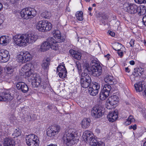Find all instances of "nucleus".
Here are the masks:
<instances>
[{"instance_id":"23","label":"nucleus","mask_w":146,"mask_h":146,"mask_svg":"<svg viewBox=\"0 0 146 146\" xmlns=\"http://www.w3.org/2000/svg\"><path fill=\"white\" fill-rule=\"evenodd\" d=\"M107 100L108 102L111 103V104L114 105L115 106L116 105L119 101V99L117 96L114 95L109 97Z\"/></svg>"},{"instance_id":"31","label":"nucleus","mask_w":146,"mask_h":146,"mask_svg":"<svg viewBox=\"0 0 146 146\" xmlns=\"http://www.w3.org/2000/svg\"><path fill=\"white\" fill-rule=\"evenodd\" d=\"M113 49L116 51L123 50L124 47L121 44L119 43H115L113 47Z\"/></svg>"},{"instance_id":"63","label":"nucleus","mask_w":146,"mask_h":146,"mask_svg":"<svg viewBox=\"0 0 146 146\" xmlns=\"http://www.w3.org/2000/svg\"><path fill=\"white\" fill-rule=\"evenodd\" d=\"M3 8V5L1 3H0V9H2Z\"/></svg>"},{"instance_id":"40","label":"nucleus","mask_w":146,"mask_h":146,"mask_svg":"<svg viewBox=\"0 0 146 146\" xmlns=\"http://www.w3.org/2000/svg\"><path fill=\"white\" fill-rule=\"evenodd\" d=\"M91 146H105V145L103 143L98 142L97 141L96 142L92 144Z\"/></svg>"},{"instance_id":"14","label":"nucleus","mask_w":146,"mask_h":146,"mask_svg":"<svg viewBox=\"0 0 146 146\" xmlns=\"http://www.w3.org/2000/svg\"><path fill=\"white\" fill-rule=\"evenodd\" d=\"M60 130V126L58 125L52 126L48 129L47 135L53 138L59 132Z\"/></svg>"},{"instance_id":"29","label":"nucleus","mask_w":146,"mask_h":146,"mask_svg":"<svg viewBox=\"0 0 146 146\" xmlns=\"http://www.w3.org/2000/svg\"><path fill=\"white\" fill-rule=\"evenodd\" d=\"M43 25L44 31H47L50 30L52 28L51 24L47 21H43Z\"/></svg>"},{"instance_id":"28","label":"nucleus","mask_w":146,"mask_h":146,"mask_svg":"<svg viewBox=\"0 0 146 146\" xmlns=\"http://www.w3.org/2000/svg\"><path fill=\"white\" fill-rule=\"evenodd\" d=\"M105 82L110 85H113L114 83V80L113 77L111 75L106 76L104 79Z\"/></svg>"},{"instance_id":"13","label":"nucleus","mask_w":146,"mask_h":146,"mask_svg":"<svg viewBox=\"0 0 146 146\" xmlns=\"http://www.w3.org/2000/svg\"><path fill=\"white\" fill-rule=\"evenodd\" d=\"M111 89L110 85H105L100 93V98L101 100H105L109 95Z\"/></svg>"},{"instance_id":"51","label":"nucleus","mask_w":146,"mask_h":146,"mask_svg":"<svg viewBox=\"0 0 146 146\" xmlns=\"http://www.w3.org/2000/svg\"><path fill=\"white\" fill-rule=\"evenodd\" d=\"M37 6L36 5H31L29 7L30 9H35V8H37V7H37Z\"/></svg>"},{"instance_id":"53","label":"nucleus","mask_w":146,"mask_h":146,"mask_svg":"<svg viewBox=\"0 0 146 146\" xmlns=\"http://www.w3.org/2000/svg\"><path fill=\"white\" fill-rule=\"evenodd\" d=\"M109 34L112 36H115V33L113 32L110 31L109 32Z\"/></svg>"},{"instance_id":"49","label":"nucleus","mask_w":146,"mask_h":146,"mask_svg":"<svg viewBox=\"0 0 146 146\" xmlns=\"http://www.w3.org/2000/svg\"><path fill=\"white\" fill-rule=\"evenodd\" d=\"M131 123L130 121H129L127 119V121H125L124 123V124L125 125H129Z\"/></svg>"},{"instance_id":"47","label":"nucleus","mask_w":146,"mask_h":146,"mask_svg":"<svg viewBox=\"0 0 146 146\" xmlns=\"http://www.w3.org/2000/svg\"><path fill=\"white\" fill-rule=\"evenodd\" d=\"M134 42L135 40H131L129 42V44L130 45V46L132 47H133L134 46Z\"/></svg>"},{"instance_id":"20","label":"nucleus","mask_w":146,"mask_h":146,"mask_svg":"<svg viewBox=\"0 0 146 146\" xmlns=\"http://www.w3.org/2000/svg\"><path fill=\"white\" fill-rule=\"evenodd\" d=\"M46 41L43 42L40 46V50L41 52H45L49 49L50 48L52 49H54V46H51L47 43Z\"/></svg>"},{"instance_id":"60","label":"nucleus","mask_w":146,"mask_h":146,"mask_svg":"<svg viewBox=\"0 0 146 146\" xmlns=\"http://www.w3.org/2000/svg\"><path fill=\"white\" fill-rule=\"evenodd\" d=\"M143 94L146 96V87L144 90Z\"/></svg>"},{"instance_id":"50","label":"nucleus","mask_w":146,"mask_h":146,"mask_svg":"<svg viewBox=\"0 0 146 146\" xmlns=\"http://www.w3.org/2000/svg\"><path fill=\"white\" fill-rule=\"evenodd\" d=\"M15 119V117L13 115H11L10 117V119L11 121H13Z\"/></svg>"},{"instance_id":"5","label":"nucleus","mask_w":146,"mask_h":146,"mask_svg":"<svg viewBox=\"0 0 146 146\" xmlns=\"http://www.w3.org/2000/svg\"><path fill=\"white\" fill-rule=\"evenodd\" d=\"M26 143L28 146H39V141L38 137L33 134L26 136Z\"/></svg>"},{"instance_id":"32","label":"nucleus","mask_w":146,"mask_h":146,"mask_svg":"<svg viewBox=\"0 0 146 146\" xmlns=\"http://www.w3.org/2000/svg\"><path fill=\"white\" fill-rule=\"evenodd\" d=\"M41 15L43 18L48 19L51 16V13L50 11L45 10H42Z\"/></svg>"},{"instance_id":"8","label":"nucleus","mask_w":146,"mask_h":146,"mask_svg":"<svg viewBox=\"0 0 146 146\" xmlns=\"http://www.w3.org/2000/svg\"><path fill=\"white\" fill-rule=\"evenodd\" d=\"M28 79L31 80L32 84L34 87H37L39 86L41 82L40 76L36 73L31 74L29 76Z\"/></svg>"},{"instance_id":"38","label":"nucleus","mask_w":146,"mask_h":146,"mask_svg":"<svg viewBox=\"0 0 146 146\" xmlns=\"http://www.w3.org/2000/svg\"><path fill=\"white\" fill-rule=\"evenodd\" d=\"M144 71V69L141 67L134 69L135 72H137L141 75L143 73Z\"/></svg>"},{"instance_id":"44","label":"nucleus","mask_w":146,"mask_h":146,"mask_svg":"<svg viewBox=\"0 0 146 146\" xmlns=\"http://www.w3.org/2000/svg\"><path fill=\"white\" fill-rule=\"evenodd\" d=\"M10 2L14 6L15 5H17L19 2L18 0H10Z\"/></svg>"},{"instance_id":"6","label":"nucleus","mask_w":146,"mask_h":146,"mask_svg":"<svg viewBox=\"0 0 146 146\" xmlns=\"http://www.w3.org/2000/svg\"><path fill=\"white\" fill-rule=\"evenodd\" d=\"M104 109L103 107L95 106L92 108L91 115L95 118H100L104 115Z\"/></svg>"},{"instance_id":"26","label":"nucleus","mask_w":146,"mask_h":146,"mask_svg":"<svg viewBox=\"0 0 146 146\" xmlns=\"http://www.w3.org/2000/svg\"><path fill=\"white\" fill-rule=\"evenodd\" d=\"M124 9H137V6L134 4H131L129 3H125L123 5Z\"/></svg>"},{"instance_id":"64","label":"nucleus","mask_w":146,"mask_h":146,"mask_svg":"<svg viewBox=\"0 0 146 146\" xmlns=\"http://www.w3.org/2000/svg\"><path fill=\"white\" fill-rule=\"evenodd\" d=\"M132 126H133V125H131V126H129V129H132V127H133Z\"/></svg>"},{"instance_id":"54","label":"nucleus","mask_w":146,"mask_h":146,"mask_svg":"<svg viewBox=\"0 0 146 146\" xmlns=\"http://www.w3.org/2000/svg\"><path fill=\"white\" fill-rule=\"evenodd\" d=\"M56 16L58 17H60L62 15V13H60V12H58V13L56 14Z\"/></svg>"},{"instance_id":"39","label":"nucleus","mask_w":146,"mask_h":146,"mask_svg":"<svg viewBox=\"0 0 146 146\" xmlns=\"http://www.w3.org/2000/svg\"><path fill=\"white\" fill-rule=\"evenodd\" d=\"M111 103L108 102V100L107 101L106 104V108L108 109H112L115 108V106L114 105L111 104Z\"/></svg>"},{"instance_id":"52","label":"nucleus","mask_w":146,"mask_h":146,"mask_svg":"<svg viewBox=\"0 0 146 146\" xmlns=\"http://www.w3.org/2000/svg\"><path fill=\"white\" fill-rule=\"evenodd\" d=\"M133 75L135 76H139V74L138 73V72H135V71H134V72L133 73Z\"/></svg>"},{"instance_id":"19","label":"nucleus","mask_w":146,"mask_h":146,"mask_svg":"<svg viewBox=\"0 0 146 146\" xmlns=\"http://www.w3.org/2000/svg\"><path fill=\"white\" fill-rule=\"evenodd\" d=\"M118 117V113L117 111H114L110 112L108 115L107 117L108 120L112 122L115 121Z\"/></svg>"},{"instance_id":"35","label":"nucleus","mask_w":146,"mask_h":146,"mask_svg":"<svg viewBox=\"0 0 146 146\" xmlns=\"http://www.w3.org/2000/svg\"><path fill=\"white\" fill-rule=\"evenodd\" d=\"M83 13L81 11H77L76 14V16L77 19L80 21L83 20Z\"/></svg>"},{"instance_id":"25","label":"nucleus","mask_w":146,"mask_h":146,"mask_svg":"<svg viewBox=\"0 0 146 146\" xmlns=\"http://www.w3.org/2000/svg\"><path fill=\"white\" fill-rule=\"evenodd\" d=\"M91 120L89 118H85L83 119L81 123L82 127L83 128H86L88 127L90 125Z\"/></svg>"},{"instance_id":"18","label":"nucleus","mask_w":146,"mask_h":146,"mask_svg":"<svg viewBox=\"0 0 146 146\" xmlns=\"http://www.w3.org/2000/svg\"><path fill=\"white\" fill-rule=\"evenodd\" d=\"M57 73L59 76L61 78H64L67 76V71L64 66L59 65L57 68Z\"/></svg>"},{"instance_id":"48","label":"nucleus","mask_w":146,"mask_h":146,"mask_svg":"<svg viewBox=\"0 0 146 146\" xmlns=\"http://www.w3.org/2000/svg\"><path fill=\"white\" fill-rule=\"evenodd\" d=\"M138 3L139 4H141L143 3H146V0H138L137 1Z\"/></svg>"},{"instance_id":"61","label":"nucleus","mask_w":146,"mask_h":146,"mask_svg":"<svg viewBox=\"0 0 146 146\" xmlns=\"http://www.w3.org/2000/svg\"><path fill=\"white\" fill-rule=\"evenodd\" d=\"M47 146H57L56 145L53 144H51L48 145Z\"/></svg>"},{"instance_id":"34","label":"nucleus","mask_w":146,"mask_h":146,"mask_svg":"<svg viewBox=\"0 0 146 146\" xmlns=\"http://www.w3.org/2000/svg\"><path fill=\"white\" fill-rule=\"evenodd\" d=\"M43 21H39L36 24V28L39 31H44Z\"/></svg>"},{"instance_id":"42","label":"nucleus","mask_w":146,"mask_h":146,"mask_svg":"<svg viewBox=\"0 0 146 146\" xmlns=\"http://www.w3.org/2000/svg\"><path fill=\"white\" fill-rule=\"evenodd\" d=\"M137 10H127V12L131 14H134L137 11Z\"/></svg>"},{"instance_id":"22","label":"nucleus","mask_w":146,"mask_h":146,"mask_svg":"<svg viewBox=\"0 0 146 146\" xmlns=\"http://www.w3.org/2000/svg\"><path fill=\"white\" fill-rule=\"evenodd\" d=\"M10 37L7 36H3L0 37V44L3 46L7 45L10 41Z\"/></svg>"},{"instance_id":"57","label":"nucleus","mask_w":146,"mask_h":146,"mask_svg":"<svg viewBox=\"0 0 146 146\" xmlns=\"http://www.w3.org/2000/svg\"><path fill=\"white\" fill-rule=\"evenodd\" d=\"M132 129H133V130H135L136 129V128H137V126H136V125L135 124L134 125H133V126H132Z\"/></svg>"},{"instance_id":"59","label":"nucleus","mask_w":146,"mask_h":146,"mask_svg":"<svg viewBox=\"0 0 146 146\" xmlns=\"http://www.w3.org/2000/svg\"><path fill=\"white\" fill-rule=\"evenodd\" d=\"M125 71L126 72H129V69L127 67L125 68Z\"/></svg>"},{"instance_id":"36","label":"nucleus","mask_w":146,"mask_h":146,"mask_svg":"<svg viewBox=\"0 0 146 146\" xmlns=\"http://www.w3.org/2000/svg\"><path fill=\"white\" fill-rule=\"evenodd\" d=\"M7 72L8 74H11L14 71V67L11 66H9L6 67Z\"/></svg>"},{"instance_id":"2","label":"nucleus","mask_w":146,"mask_h":146,"mask_svg":"<svg viewBox=\"0 0 146 146\" xmlns=\"http://www.w3.org/2000/svg\"><path fill=\"white\" fill-rule=\"evenodd\" d=\"M77 132L74 129H69L64 133L62 140L64 143L69 146L74 145L78 140Z\"/></svg>"},{"instance_id":"37","label":"nucleus","mask_w":146,"mask_h":146,"mask_svg":"<svg viewBox=\"0 0 146 146\" xmlns=\"http://www.w3.org/2000/svg\"><path fill=\"white\" fill-rule=\"evenodd\" d=\"M21 134V131L20 130L16 129L13 134L12 135L14 137H17L20 135Z\"/></svg>"},{"instance_id":"56","label":"nucleus","mask_w":146,"mask_h":146,"mask_svg":"<svg viewBox=\"0 0 146 146\" xmlns=\"http://www.w3.org/2000/svg\"><path fill=\"white\" fill-rule=\"evenodd\" d=\"M129 63L131 65H134L135 64V62L133 60H131L130 61Z\"/></svg>"},{"instance_id":"21","label":"nucleus","mask_w":146,"mask_h":146,"mask_svg":"<svg viewBox=\"0 0 146 146\" xmlns=\"http://www.w3.org/2000/svg\"><path fill=\"white\" fill-rule=\"evenodd\" d=\"M17 87L18 90H20L24 93H26L29 90L27 86L24 83L19 82L17 84Z\"/></svg>"},{"instance_id":"58","label":"nucleus","mask_w":146,"mask_h":146,"mask_svg":"<svg viewBox=\"0 0 146 146\" xmlns=\"http://www.w3.org/2000/svg\"><path fill=\"white\" fill-rule=\"evenodd\" d=\"M95 131L96 132L98 133H100V130L99 129H96Z\"/></svg>"},{"instance_id":"10","label":"nucleus","mask_w":146,"mask_h":146,"mask_svg":"<svg viewBox=\"0 0 146 146\" xmlns=\"http://www.w3.org/2000/svg\"><path fill=\"white\" fill-rule=\"evenodd\" d=\"M93 135L88 131L84 133L82 137L86 143H89L91 145L92 144L97 142V140L93 137Z\"/></svg>"},{"instance_id":"4","label":"nucleus","mask_w":146,"mask_h":146,"mask_svg":"<svg viewBox=\"0 0 146 146\" xmlns=\"http://www.w3.org/2000/svg\"><path fill=\"white\" fill-rule=\"evenodd\" d=\"M91 74L94 77H98L102 73V67L96 59L92 60L90 68Z\"/></svg>"},{"instance_id":"33","label":"nucleus","mask_w":146,"mask_h":146,"mask_svg":"<svg viewBox=\"0 0 146 146\" xmlns=\"http://www.w3.org/2000/svg\"><path fill=\"white\" fill-rule=\"evenodd\" d=\"M49 61L47 60H44L41 64L42 68L44 70H47L49 67Z\"/></svg>"},{"instance_id":"11","label":"nucleus","mask_w":146,"mask_h":146,"mask_svg":"<svg viewBox=\"0 0 146 146\" xmlns=\"http://www.w3.org/2000/svg\"><path fill=\"white\" fill-rule=\"evenodd\" d=\"M22 10L21 12V17L24 19H28L33 18L36 14V10Z\"/></svg>"},{"instance_id":"3","label":"nucleus","mask_w":146,"mask_h":146,"mask_svg":"<svg viewBox=\"0 0 146 146\" xmlns=\"http://www.w3.org/2000/svg\"><path fill=\"white\" fill-rule=\"evenodd\" d=\"M52 33L54 37L48 38L46 41L51 46H54V50H56L58 48L56 43L63 42L64 39L61 37L60 32L59 30H54L52 32Z\"/></svg>"},{"instance_id":"46","label":"nucleus","mask_w":146,"mask_h":146,"mask_svg":"<svg viewBox=\"0 0 146 146\" xmlns=\"http://www.w3.org/2000/svg\"><path fill=\"white\" fill-rule=\"evenodd\" d=\"M123 50H119V51H118V52H117V53L118 55L122 57L123 56Z\"/></svg>"},{"instance_id":"9","label":"nucleus","mask_w":146,"mask_h":146,"mask_svg":"<svg viewBox=\"0 0 146 146\" xmlns=\"http://www.w3.org/2000/svg\"><path fill=\"white\" fill-rule=\"evenodd\" d=\"M31 54L28 52H21L18 55V59L19 62L25 63L31 60Z\"/></svg>"},{"instance_id":"41","label":"nucleus","mask_w":146,"mask_h":146,"mask_svg":"<svg viewBox=\"0 0 146 146\" xmlns=\"http://www.w3.org/2000/svg\"><path fill=\"white\" fill-rule=\"evenodd\" d=\"M139 11L138 12V15L139 16L143 15L146 13V10H139Z\"/></svg>"},{"instance_id":"43","label":"nucleus","mask_w":146,"mask_h":146,"mask_svg":"<svg viewBox=\"0 0 146 146\" xmlns=\"http://www.w3.org/2000/svg\"><path fill=\"white\" fill-rule=\"evenodd\" d=\"M127 119L130 121L131 123L134 121L135 120L133 116L131 115H130Z\"/></svg>"},{"instance_id":"1","label":"nucleus","mask_w":146,"mask_h":146,"mask_svg":"<svg viewBox=\"0 0 146 146\" xmlns=\"http://www.w3.org/2000/svg\"><path fill=\"white\" fill-rule=\"evenodd\" d=\"M14 43L18 46H26L35 42L38 36L33 33L17 34L13 37Z\"/></svg>"},{"instance_id":"62","label":"nucleus","mask_w":146,"mask_h":146,"mask_svg":"<svg viewBox=\"0 0 146 146\" xmlns=\"http://www.w3.org/2000/svg\"><path fill=\"white\" fill-rule=\"evenodd\" d=\"M52 106L51 105H49L47 106V108L48 109L50 110Z\"/></svg>"},{"instance_id":"55","label":"nucleus","mask_w":146,"mask_h":146,"mask_svg":"<svg viewBox=\"0 0 146 146\" xmlns=\"http://www.w3.org/2000/svg\"><path fill=\"white\" fill-rule=\"evenodd\" d=\"M103 19H107L108 18V16L107 15H104L102 16Z\"/></svg>"},{"instance_id":"45","label":"nucleus","mask_w":146,"mask_h":146,"mask_svg":"<svg viewBox=\"0 0 146 146\" xmlns=\"http://www.w3.org/2000/svg\"><path fill=\"white\" fill-rule=\"evenodd\" d=\"M142 19L144 25L146 26V15L143 16Z\"/></svg>"},{"instance_id":"27","label":"nucleus","mask_w":146,"mask_h":146,"mask_svg":"<svg viewBox=\"0 0 146 146\" xmlns=\"http://www.w3.org/2000/svg\"><path fill=\"white\" fill-rule=\"evenodd\" d=\"M69 52L73 58L78 60L80 59L81 56L80 53L72 49L70 50Z\"/></svg>"},{"instance_id":"7","label":"nucleus","mask_w":146,"mask_h":146,"mask_svg":"<svg viewBox=\"0 0 146 146\" xmlns=\"http://www.w3.org/2000/svg\"><path fill=\"white\" fill-rule=\"evenodd\" d=\"M91 80L89 75L86 73H82L80 79V84L82 87L84 88H88L90 83Z\"/></svg>"},{"instance_id":"30","label":"nucleus","mask_w":146,"mask_h":146,"mask_svg":"<svg viewBox=\"0 0 146 146\" xmlns=\"http://www.w3.org/2000/svg\"><path fill=\"white\" fill-rule=\"evenodd\" d=\"M135 87L137 92H140L143 90L144 86L142 85V82H140L135 85Z\"/></svg>"},{"instance_id":"12","label":"nucleus","mask_w":146,"mask_h":146,"mask_svg":"<svg viewBox=\"0 0 146 146\" xmlns=\"http://www.w3.org/2000/svg\"><path fill=\"white\" fill-rule=\"evenodd\" d=\"M33 68V66L31 64H26L22 68L20 72V74L21 76L25 75L27 76L28 78L30 74H33L31 72Z\"/></svg>"},{"instance_id":"15","label":"nucleus","mask_w":146,"mask_h":146,"mask_svg":"<svg viewBox=\"0 0 146 146\" xmlns=\"http://www.w3.org/2000/svg\"><path fill=\"white\" fill-rule=\"evenodd\" d=\"M11 90H7L0 94V101H9L13 98V94H11Z\"/></svg>"},{"instance_id":"16","label":"nucleus","mask_w":146,"mask_h":146,"mask_svg":"<svg viewBox=\"0 0 146 146\" xmlns=\"http://www.w3.org/2000/svg\"><path fill=\"white\" fill-rule=\"evenodd\" d=\"M10 58V55L8 51L4 49L0 50V61L6 62L9 60Z\"/></svg>"},{"instance_id":"24","label":"nucleus","mask_w":146,"mask_h":146,"mask_svg":"<svg viewBox=\"0 0 146 146\" xmlns=\"http://www.w3.org/2000/svg\"><path fill=\"white\" fill-rule=\"evenodd\" d=\"M3 143L4 146H15V141L11 138H5Z\"/></svg>"},{"instance_id":"17","label":"nucleus","mask_w":146,"mask_h":146,"mask_svg":"<svg viewBox=\"0 0 146 146\" xmlns=\"http://www.w3.org/2000/svg\"><path fill=\"white\" fill-rule=\"evenodd\" d=\"M100 89V85L97 83L93 84L92 87L88 88V91L90 94L93 96H95L98 94L99 90Z\"/></svg>"}]
</instances>
